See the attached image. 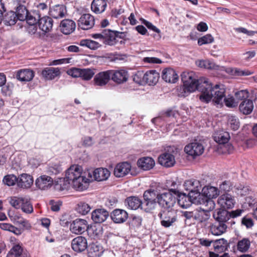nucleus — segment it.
I'll list each match as a JSON object with an SVG mask.
<instances>
[{
	"label": "nucleus",
	"instance_id": "obj_3",
	"mask_svg": "<svg viewBox=\"0 0 257 257\" xmlns=\"http://www.w3.org/2000/svg\"><path fill=\"white\" fill-rule=\"evenodd\" d=\"M10 203L15 208L21 209L25 213L31 214L34 211L33 205L28 198L14 197L11 198Z\"/></svg>",
	"mask_w": 257,
	"mask_h": 257
},
{
	"label": "nucleus",
	"instance_id": "obj_48",
	"mask_svg": "<svg viewBox=\"0 0 257 257\" xmlns=\"http://www.w3.org/2000/svg\"><path fill=\"white\" fill-rule=\"evenodd\" d=\"M250 246V241L248 238H243L242 239L239 240L237 244V249L242 252L247 251Z\"/></svg>",
	"mask_w": 257,
	"mask_h": 257
},
{
	"label": "nucleus",
	"instance_id": "obj_40",
	"mask_svg": "<svg viewBox=\"0 0 257 257\" xmlns=\"http://www.w3.org/2000/svg\"><path fill=\"white\" fill-rule=\"evenodd\" d=\"M160 195V193L157 189L150 188L144 192L143 197L144 200L158 201Z\"/></svg>",
	"mask_w": 257,
	"mask_h": 257
},
{
	"label": "nucleus",
	"instance_id": "obj_53",
	"mask_svg": "<svg viewBox=\"0 0 257 257\" xmlns=\"http://www.w3.org/2000/svg\"><path fill=\"white\" fill-rule=\"evenodd\" d=\"M18 181V177L13 174L6 175L3 180L4 182L9 186L14 185L16 183L17 184Z\"/></svg>",
	"mask_w": 257,
	"mask_h": 257
},
{
	"label": "nucleus",
	"instance_id": "obj_63",
	"mask_svg": "<svg viewBox=\"0 0 257 257\" xmlns=\"http://www.w3.org/2000/svg\"><path fill=\"white\" fill-rule=\"evenodd\" d=\"M142 23L150 30L153 31L154 32H156L158 34L161 33V31L158 28H157L155 26L152 24L151 22L142 19Z\"/></svg>",
	"mask_w": 257,
	"mask_h": 257
},
{
	"label": "nucleus",
	"instance_id": "obj_4",
	"mask_svg": "<svg viewBox=\"0 0 257 257\" xmlns=\"http://www.w3.org/2000/svg\"><path fill=\"white\" fill-rule=\"evenodd\" d=\"M170 191L169 192L160 193L157 201L158 204L162 208L168 210H172L176 202V197Z\"/></svg>",
	"mask_w": 257,
	"mask_h": 257
},
{
	"label": "nucleus",
	"instance_id": "obj_15",
	"mask_svg": "<svg viewBox=\"0 0 257 257\" xmlns=\"http://www.w3.org/2000/svg\"><path fill=\"white\" fill-rule=\"evenodd\" d=\"M132 165L127 162L118 163L114 167V175L117 178H121L127 175L131 171Z\"/></svg>",
	"mask_w": 257,
	"mask_h": 257
},
{
	"label": "nucleus",
	"instance_id": "obj_10",
	"mask_svg": "<svg viewBox=\"0 0 257 257\" xmlns=\"http://www.w3.org/2000/svg\"><path fill=\"white\" fill-rule=\"evenodd\" d=\"M88 223L85 219L77 218L73 220L70 225V230L75 234H83L87 228Z\"/></svg>",
	"mask_w": 257,
	"mask_h": 257
},
{
	"label": "nucleus",
	"instance_id": "obj_59",
	"mask_svg": "<svg viewBox=\"0 0 257 257\" xmlns=\"http://www.w3.org/2000/svg\"><path fill=\"white\" fill-rule=\"evenodd\" d=\"M134 81L139 84H145L144 79V72L143 71H138L134 75Z\"/></svg>",
	"mask_w": 257,
	"mask_h": 257
},
{
	"label": "nucleus",
	"instance_id": "obj_52",
	"mask_svg": "<svg viewBox=\"0 0 257 257\" xmlns=\"http://www.w3.org/2000/svg\"><path fill=\"white\" fill-rule=\"evenodd\" d=\"M213 37L209 34H206L198 39V45L202 46L205 44L212 43L214 42Z\"/></svg>",
	"mask_w": 257,
	"mask_h": 257
},
{
	"label": "nucleus",
	"instance_id": "obj_45",
	"mask_svg": "<svg viewBox=\"0 0 257 257\" xmlns=\"http://www.w3.org/2000/svg\"><path fill=\"white\" fill-rule=\"evenodd\" d=\"M157 201L144 200L142 202V209L146 212L152 213L157 206Z\"/></svg>",
	"mask_w": 257,
	"mask_h": 257
},
{
	"label": "nucleus",
	"instance_id": "obj_14",
	"mask_svg": "<svg viewBox=\"0 0 257 257\" xmlns=\"http://www.w3.org/2000/svg\"><path fill=\"white\" fill-rule=\"evenodd\" d=\"M94 23V17L89 14H83L77 22L78 27L84 30L92 28Z\"/></svg>",
	"mask_w": 257,
	"mask_h": 257
},
{
	"label": "nucleus",
	"instance_id": "obj_62",
	"mask_svg": "<svg viewBox=\"0 0 257 257\" xmlns=\"http://www.w3.org/2000/svg\"><path fill=\"white\" fill-rule=\"evenodd\" d=\"M231 189V184L229 181H224L219 185V189L221 191L227 192Z\"/></svg>",
	"mask_w": 257,
	"mask_h": 257
},
{
	"label": "nucleus",
	"instance_id": "obj_43",
	"mask_svg": "<svg viewBox=\"0 0 257 257\" xmlns=\"http://www.w3.org/2000/svg\"><path fill=\"white\" fill-rule=\"evenodd\" d=\"M102 248L96 243H92L88 251L89 257H100L102 253Z\"/></svg>",
	"mask_w": 257,
	"mask_h": 257
},
{
	"label": "nucleus",
	"instance_id": "obj_20",
	"mask_svg": "<svg viewBox=\"0 0 257 257\" xmlns=\"http://www.w3.org/2000/svg\"><path fill=\"white\" fill-rule=\"evenodd\" d=\"M158 162L166 168L171 167L175 164V157L171 153L165 152L160 155L158 158Z\"/></svg>",
	"mask_w": 257,
	"mask_h": 257
},
{
	"label": "nucleus",
	"instance_id": "obj_60",
	"mask_svg": "<svg viewBox=\"0 0 257 257\" xmlns=\"http://www.w3.org/2000/svg\"><path fill=\"white\" fill-rule=\"evenodd\" d=\"M2 93L5 96H10L12 93L13 85L9 84L2 86Z\"/></svg>",
	"mask_w": 257,
	"mask_h": 257
},
{
	"label": "nucleus",
	"instance_id": "obj_37",
	"mask_svg": "<svg viewBox=\"0 0 257 257\" xmlns=\"http://www.w3.org/2000/svg\"><path fill=\"white\" fill-rule=\"evenodd\" d=\"M184 186L186 190L194 193H199L201 189L200 182L195 179H190L185 182Z\"/></svg>",
	"mask_w": 257,
	"mask_h": 257
},
{
	"label": "nucleus",
	"instance_id": "obj_30",
	"mask_svg": "<svg viewBox=\"0 0 257 257\" xmlns=\"http://www.w3.org/2000/svg\"><path fill=\"white\" fill-rule=\"evenodd\" d=\"M162 78L167 82L174 83L178 80V76L173 69L166 68L162 71Z\"/></svg>",
	"mask_w": 257,
	"mask_h": 257
},
{
	"label": "nucleus",
	"instance_id": "obj_21",
	"mask_svg": "<svg viewBox=\"0 0 257 257\" xmlns=\"http://www.w3.org/2000/svg\"><path fill=\"white\" fill-rule=\"evenodd\" d=\"M110 70L97 73L94 78V84L102 86L105 85L110 80Z\"/></svg>",
	"mask_w": 257,
	"mask_h": 257
},
{
	"label": "nucleus",
	"instance_id": "obj_34",
	"mask_svg": "<svg viewBox=\"0 0 257 257\" xmlns=\"http://www.w3.org/2000/svg\"><path fill=\"white\" fill-rule=\"evenodd\" d=\"M61 74L59 68L46 67L42 70L41 74L46 80H53Z\"/></svg>",
	"mask_w": 257,
	"mask_h": 257
},
{
	"label": "nucleus",
	"instance_id": "obj_33",
	"mask_svg": "<svg viewBox=\"0 0 257 257\" xmlns=\"http://www.w3.org/2000/svg\"><path fill=\"white\" fill-rule=\"evenodd\" d=\"M93 179L97 181L106 180L110 176L109 171L104 168H98L93 171Z\"/></svg>",
	"mask_w": 257,
	"mask_h": 257
},
{
	"label": "nucleus",
	"instance_id": "obj_36",
	"mask_svg": "<svg viewBox=\"0 0 257 257\" xmlns=\"http://www.w3.org/2000/svg\"><path fill=\"white\" fill-rule=\"evenodd\" d=\"M253 103L250 99H245L242 101L239 105V111L243 114L247 115L250 114L253 109Z\"/></svg>",
	"mask_w": 257,
	"mask_h": 257
},
{
	"label": "nucleus",
	"instance_id": "obj_44",
	"mask_svg": "<svg viewBox=\"0 0 257 257\" xmlns=\"http://www.w3.org/2000/svg\"><path fill=\"white\" fill-rule=\"evenodd\" d=\"M15 12L17 15V19L21 21H25L29 13L26 6L22 5L17 6Z\"/></svg>",
	"mask_w": 257,
	"mask_h": 257
},
{
	"label": "nucleus",
	"instance_id": "obj_58",
	"mask_svg": "<svg viewBox=\"0 0 257 257\" xmlns=\"http://www.w3.org/2000/svg\"><path fill=\"white\" fill-rule=\"evenodd\" d=\"M207 191L208 193H206V195L209 198H215L219 194V191L215 187H209L207 188Z\"/></svg>",
	"mask_w": 257,
	"mask_h": 257
},
{
	"label": "nucleus",
	"instance_id": "obj_55",
	"mask_svg": "<svg viewBox=\"0 0 257 257\" xmlns=\"http://www.w3.org/2000/svg\"><path fill=\"white\" fill-rule=\"evenodd\" d=\"M228 125L232 130L236 131L239 127V122L235 116H231L228 119Z\"/></svg>",
	"mask_w": 257,
	"mask_h": 257
},
{
	"label": "nucleus",
	"instance_id": "obj_46",
	"mask_svg": "<svg viewBox=\"0 0 257 257\" xmlns=\"http://www.w3.org/2000/svg\"><path fill=\"white\" fill-rule=\"evenodd\" d=\"M79 45L83 47H86L91 50L97 49L101 46L99 43L90 39L81 40L80 41Z\"/></svg>",
	"mask_w": 257,
	"mask_h": 257
},
{
	"label": "nucleus",
	"instance_id": "obj_17",
	"mask_svg": "<svg viewBox=\"0 0 257 257\" xmlns=\"http://www.w3.org/2000/svg\"><path fill=\"white\" fill-rule=\"evenodd\" d=\"M67 12L66 7L64 5H56L50 7L48 12L49 15L56 19L64 18Z\"/></svg>",
	"mask_w": 257,
	"mask_h": 257
},
{
	"label": "nucleus",
	"instance_id": "obj_28",
	"mask_svg": "<svg viewBox=\"0 0 257 257\" xmlns=\"http://www.w3.org/2000/svg\"><path fill=\"white\" fill-rule=\"evenodd\" d=\"M218 202L224 208L223 209L232 208L235 203L234 197L227 193L221 195L218 199Z\"/></svg>",
	"mask_w": 257,
	"mask_h": 257
},
{
	"label": "nucleus",
	"instance_id": "obj_56",
	"mask_svg": "<svg viewBox=\"0 0 257 257\" xmlns=\"http://www.w3.org/2000/svg\"><path fill=\"white\" fill-rule=\"evenodd\" d=\"M81 78L85 80H89L93 76L94 73L90 69H82Z\"/></svg>",
	"mask_w": 257,
	"mask_h": 257
},
{
	"label": "nucleus",
	"instance_id": "obj_19",
	"mask_svg": "<svg viewBox=\"0 0 257 257\" xmlns=\"http://www.w3.org/2000/svg\"><path fill=\"white\" fill-rule=\"evenodd\" d=\"M34 72L30 69H21L16 72V78L21 82H28L33 79Z\"/></svg>",
	"mask_w": 257,
	"mask_h": 257
},
{
	"label": "nucleus",
	"instance_id": "obj_25",
	"mask_svg": "<svg viewBox=\"0 0 257 257\" xmlns=\"http://www.w3.org/2000/svg\"><path fill=\"white\" fill-rule=\"evenodd\" d=\"M61 32L65 35H69L74 31L76 28L75 22L70 19H64L60 24Z\"/></svg>",
	"mask_w": 257,
	"mask_h": 257
},
{
	"label": "nucleus",
	"instance_id": "obj_51",
	"mask_svg": "<svg viewBox=\"0 0 257 257\" xmlns=\"http://www.w3.org/2000/svg\"><path fill=\"white\" fill-rule=\"evenodd\" d=\"M209 215L208 212L205 211L204 209L197 211L195 213L194 219L200 222H203L207 220L209 218Z\"/></svg>",
	"mask_w": 257,
	"mask_h": 257
},
{
	"label": "nucleus",
	"instance_id": "obj_8",
	"mask_svg": "<svg viewBox=\"0 0 257 257\" xmlns=\"http://www.w3.org/2000/svg\"><path fill=\"white\" fill-rule=\"evenodd\" d=\"M229 246V243L227 240L223 238L214 240L213 244L214 251H209V256L218 257L219 254L226 251Z\"/></svg>",
	"mask_w": 257,
	"mask_h": 257
},
{
	"label": "nucleus",
	"instance_id": "obj_9",
	"mask_svg": "<svg viewBox=\"0 0 257 257\" xmlns=\"http://www.w3.org/2000/svg\"><path fill=\"white\" fill-rule=\"evenodd\" d=\"M184 151L189 155L195 158L203 153L204 147L201 143L194 141L186 145L184 148Z\"/></svg>",
	"mask_w": 257,
	"mask_h": 257
},
{
	"label": "nucleus",
	"instance_id": "obj_11",
	"mask_svg": "<svg viewBox=\"0 0 257 257\" xmlns=\"http://www.w3.org/2000/svg\"><path fill=\"white\" fill-rule=\"evenodd\" d=\"M211 92L213 96V102L216 104H223V99L225 96V88L223 85L216 84L212 87Z\"/></svg>",
	"mask_w": 257,
	"mask_h": 257
},
{
	"label": "nucleus",
	"instance_id": "obj_16",
	"mask_svg": "<svg viewBox=\"0 0 257 257\" xmlns=\"http://www.w3.org/2000/svg\"><path fill=\"white\" fill-rule=\"evenodd\" d=\"M110 79L117 84H122L127 80L128 72L124 70H110Z\"/></svg>",
	"mask_w": 257,
	"mask_h": 257
},
{
	"label": "nucleus",
	"instance_id": "obj_7",
	"mask_svg": "<svg viewBox=\"0 0 257 257\" xmlns=\"http://www.w3.org/2000/svg\"><path fill=\"white\" fill-rule=\"evenodd\" d=\"M122 32L113 31L108 29H105L102 31V42L109 46H113L116 44L117 38H122L121 35Z\"/></svg>",
	"mask_w": 257,
	"mask_h": 257
},
{
	"label": "nucleus",
	"instance_id": "obj_6",
	"mask_svg": "<svg viewBox=\"0 0 257 257\" xmlns=\"http://www.w3.org/2000/svg\"><path fill=\"white\" fill-rule=\"evenodd\" d=\"M158 216L161 219V224L166 228L172 226L177 220V214L175 210L163 211L159 213Z\"/></svg>",
	"mask_w": 257,
	"mask_h": 257
},
{
	"label": "nucleus",
	"instance_id": "obj_47",
	"mask_svg": "<svg viewBox=\"0 0 257 257\" xmlns=\"http://www.w3.org/2000/svg\"><path fill=\"white\" fill-rule=\"evenodd\" d=\"M196 65L202 68L207 69H216L218 66L209 60H200L196 62Z\"/></svg>",
	"mask_w": 257,
	"mask_h": 257
},
{
	"label": "nucleus",
	"instance_id": "obj_12",
	"mask_svg": "<svg viewBox=\"0 0 257 257\" xmlns=\"http://www.w3.org/2000/svg\"><path fill=\"white\" fill-rule=\"evenodd\" d=\"M6 257H30L29 253L24 249L21 243H14Z\"/></svg>",
	"mask_w": 257,
	"mask_h": 257
},
{
	"label": "nucleus",
	"instance_id": "obj_42",
	"mask_svg": "<svg viewBox=\"0 0 257 257\" xmlns=\"http://www.w3.org/2000/svg\"><path fill=\"white\" fill-rule=\"evenodd\" d=\"M17 15L13 11H10L4 16V22L6 25L12 26L15 25L18 19H17Z\"/></svg>",
	"mask_w": 257,
	"mask_h": 257
},
{
	"label": "nucleus",
	"instance_id": "obj_23",
	"mask_svg": "<svg viewBox=\"0 0 257 257\" xmlns=\"http://www.w3.org/2000/svg\"><path fill=\"white\" fill-rule=\"evenodd\" d=\"M213 217L216 221L220 223H226L230 220L229 212L223 208L215 209L213 213Z\"/></svg>",
	"mask_w": 257,
	"mask_h": 257
},
{
	"label": "nucleus",
	"instance_id": "obj_1",
	"mask_svg": "<svg viewBox=\"0 0 257 257\" xmlns=\"http://www.w3.org/2000/svg\"><path fill=\"white\" fill-rule=\"evenodd\" d=\"M66 178L71 181L73 188L77 191L86 190L90 182L93 180V171H88L87 174L82 172V167L78 165H73L66 171Z\"/></svg>",
	"mask_w": 257,
	"mask_h": 257
},
{
	"label": "nucleus",
	"instance_id": "obj_61",
	"mask_svg": "<svg viewBox=\"0 0 257 257\" xmlns=\"http://www.w3.org/2000/svg\"><path fill=\"white\" fill-rule=\"evenodd\" d=\"M211 198H209L206 199L205 202H204L205 204V206L206 207L205 211L208 212L209 214V212L213 210L215 208V204L213 200H212Z\"/></svg>",
	"mask_w": 257,
	"mask_h": 257
},
{
	"label": "nucleus",
	"instance_id": "obj_31",
	"mask_svg": "<svg viewBox=\"0 0 257 257\" xmlns=\"http://www.w3.org/2000/svg\"><path fill=\"white\" fill-rule=\"evenodd\" d=\"M33 178L27 174H22L18 177L17 185L23 189L29 188L33 184Z\"/></svg>",
	"mask_w": 257,
	"mask_h": 257
},
{
	"label": "nucleus",
	"instance_id": "obj_39",
	"mask_svg": "<svg viewBox=\"0 0 257 257\" xmlns=\"http://www.w3.org/2000/svg\"><path fill=\"white\" fill-rule=\"evenodd\" d=\"M125 203H127L128 207L131 209L136 210L140 207L142 208V201L138 197H128L125 199Z\"/></svg>",
	"mask_w": 257,
	"mask_h": 257
},
{
	"label": "nucleus",
	"instance_id": "obj_32",
	"mask_svg": "<svg viewBox=\"0 0 257 257\" xmlns=\"http://www.w3.org/2000/svg\"><path fill=\"white\" fill-rule=\"evenodd\" d=\"M227 228V225L226 223L216 221L210 225L209 230L212 234L219 236L224 233L226 231Z\"/></svg>",
	"mask_w": 257,
	"mask_h": 257
},
{
	"label": "nucleus",
	"instance_id": "obj_54",
	"mask_svg": "<svg viewBox=\"0 0 257 257\" xmlns=\"http://www.w3.org/2000/svg\"><path fill=\"white\" fill-rule=\"evenodd\" d=\"M231 72L232 74L237 76H248L254 73L253 71H251L247 69L241 70L239 68L232 69Z\"/></svg>",
	"mask_w": 257,
	"mask_h": 257
},
{
	"label": "nucleus",
	"instance_id": "obj_35",
	"mask_svg": "<svg viewBox=\"0 0 257 257\" xmlns=\"http://www.w3.org/2000/svg\"><path fill=\"white\" fill-rule=\"evenodd\" d=\"M137 165L140 169L143 170H149L154 166L155 161L151 157H144L138 160Z\"/></svg>",
	"mask_w": 257,
	"mask_h": 257
},
{
	"label": "nucleus",
	"instance_id": "obj_27",
	"mask_svg": "<svg viewBox=\"0 0 257 257\" xmlns=\"http://www.w3.org/2000/svg\"><path fill=\"white\" fill-rule=\"evenodd\" d=\"M53 183V179L47 175H42L36 180L37 187L41 190H46L50 188Z\"/></svg>",
	"mask_w": 257,
	"mask_h": 257
},
{
	"label": "nucleus",
	"instance_id": "obj_18",
	"mask_svg": "<svg viewBox=\"0 0 257 257\" xmlns=\"http://www.w3.org/2000/svg\"><path fill=\"white\" fill-rule=\"evenodd\" d=\"M175 195H177L176 200H177L179 205L183 208H187L190 207L192 204L190 198L184 193H181L175 189H171Z\"/></svg>",
	"mask_w": 257,
	"mask_h": 257
},
{
	"label": "nucleus",
	"instance_id": "obj_2",
	"mask_svg": "<svg viewBox=\"0 0 257 257\" xmlns=\"http://www.w3.org/2000/svg\"><path fill=\"white\" fill-rule=\"evenodd\" d=\"M182 79L183 85L178 88L180 96H187L190 93L195 91L198 87V80L193 78L192 76L188 75L187 76L183 77Z\"/></svg>",
	"mask_w": 257,
	"mask_h": 257
},
{
	"label": "nucleus",
	"instance_id": "obj_13",
	"mask_svg": "<svg viewBox=\"0 0 257 257\" xmlns=\"http://www.w3.org/2000/svg\"><path fill=\"white\" fill-rule=\"evenodd\" d=\"M72 249L77 253H80L88 247L87 239L83 236H78L74 238L71 241Z\"/></svg>",
	"mask_w": 257,
	"mask_h": 257
},
{
	"label": "nucleus",
	"instance_id": "obj_38",
	"mask_svg": "<svg viewBox=\"0 0 257 257\" xmlns=\"http://www.w3.org/2000/svg\"><path fill=\"white\" fill-rule=\"evenodd\" d=\"M106 6L105 0H93L91 3V9L95 14H100L105 11Z\"/></svg>",
	"mask_w": 257,
	"mask_h": 257
},
{
	"label": "nucleus",
	"instance_id": "obj_49",
	"mask_svg": "<svg viewBox=\"0 0 257 257\" xmlns=\"http://www.w3.org/2000/svg\"><path fill=\"white\" fill-rule=\"evenodd\" d=\"M229 135L227 133L217 134L214 136V140L219 144H225L228 143Z\"/></svg>",
	"mask_w": 257,
	"mask_h": 257
},
{
	"label": "nucleus",
	"instance_id": "obj_64",
	"mask_svg": "<svg viewBox=\"0 0 257 257\" xmlns=\"http://www.w3.org/2000/svg\"><path fill=\"white\" fill-rule=\"evenodd\" d=\"M82 69L73 68L70 69L68 74L73 77H81L82 74Z\"/></svg>",
	"mask_w": 257,
	"mask_h": 257
},
{
	"label": "nucleus",
	"instance_id": "obj_24",
	"mask_svg": "<svg viewBox=\"0 0 257 257\" xmlns=\"http://www.w3.org/2000/svg\"><path fill=\"white\" fill-rule=\"evenodd\" d=\"M110 217L114 222L121 223L126 220L128 214L124 210L115 209L110 213Z\"/></svg>",
	"mask_w": 257,
	"mask_h": 257
},
{
	"label": "nucleus",
	"instance_id": "obj_22",
	"mask_svg": "<svg viewBox=\"0 0 257 257\" xmlns=\"http://www.w3.org/2000/svg\"><path fill=\"white\" fill-rule=\"evenodd\" d=\"M38 24L39 29L46 33L52 30L53 21L50 17L44 16L39 19Z\"/></svg>",
	"mask_w": 257,
	"mask_h": 257
},
{
	"label": "nucleus",
	"instance_id": "obj_26",
	"mask_svg": "<svg viewBox=\"0 0 257 257\" xmlns=\"http://www.w3.org/2000/svg\"><path fill=\"white\" fill-rule=\"evenodd\" d=\"M109 213L104 209H97L94 210L91 214V218L96 223H101L108 218Z\"/></svg>",
	"mask_w": 257,
	"mask_h": 257
},
{
	"label": "nucleus",
	"instance_id": "obj_29",
	"mask_svg": "<svg viewBox=\"0 0 257 257\" xmlns=\"http://www.w3.org/2000/svg\"><path fill=\"white\" fill-rule=\"evenodd\" d=\"M160 74L155 70L147 71L144 73V79L145 84L149 85H155L158 82Z\"/></svg>",
	"mask_w": 257,
	"mask_h": 257
},
{
	"label": "nucleus",
	"instance_id": "obj_57",
	"mask_svg": "<svg viewBox=\"0 0 257 257\" xmlns=\"http://www.w3.org/2000/svg\"><path fill=\"white\" fill-rule=\"evenodd\" d=\"M248 95L249 92L246 89L241 90L235 93L236 98L242 101L245 99H247V98L248 97Z\"/></svg>",
	"mask_w": 257,
	"mask_h": 257
},
{
	"label": "nucleus",
	"instance_id": "obj_5",
	"mask_svg": "<svg viewBox=\"0 0 257 257\" xmlns=\"http://www.w3.org/2000/svg\"><path fill=\"white\" fill-rule=\"evenodd\" d=\"M196 90L201 92L199 99L201 102L207 103L211 99L213 100L211 83H208L206 81H204L203 83L198 81V87Z\"/></svg>",
	"mask_w": 257,
	"mask_h": 257
},
{
	"label": "nucleus",
	"instance_id": "obj_50",
	"mask_svg": "<svg viewBox=\"0 0 257 257\" xmlns=\"http://www.w3.org/2000/svg\"><path fill=\"white\" fill-rule=\"evenodd\" d=\"M76 209L80 214L86 215L90 211L91 207L86 202L81 201L78 203Z\"/></svg>",
	"mask_w": 257,
	"mask_h": 257
},
{
	"label": "nucleus",
	"instance_id": "obj_41",
	"mask_svg": "<svg viewBox=\"0 0 257 257\" xmlns=\"http://www.w3.org/2000/svg\"><path fill=\"white\" fill-rule=\"evenodd\" d=\"M88 235L94 239H95L100 237L102 234V227L100 226H87L86 229Z\"/></svg>",
	"mask_w": 257,
	"mask_h": 257
}]
</instances>
